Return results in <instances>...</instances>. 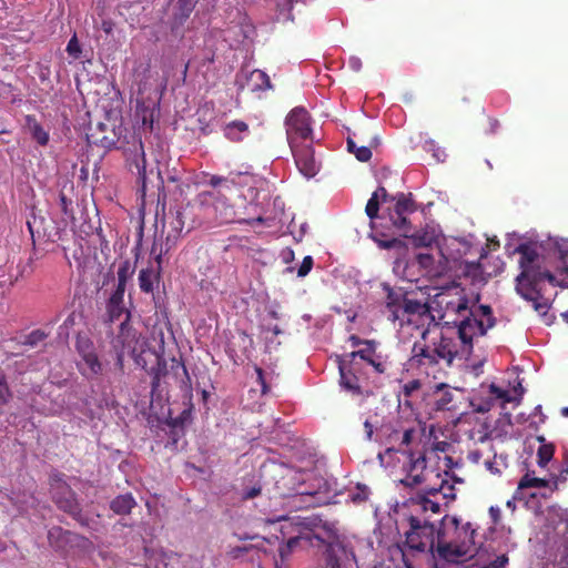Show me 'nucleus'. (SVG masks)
<instances>
[{
    "mask_svg": "<svg viewBox=\"0 0 568 568\" xmlns=\"http://www.w3.org/2000/svg\"><path fill=\"white\" fill-rule=\"evenodd\" d=\"M520 253V273L516 277V291L532 303L539 315H546L550 297L544 283L568 288V251H514Z\"/></svg>",
    "mask_w": 568,
    "mask_h": 568,
    "instance_id": "1",
    "label": "nucleus"
},
{
    "mask_svg": "<svg viewBox=\"0 0 568 568\" xmlns=\"http://www.w3.org/2000/svg\"><path fill=\"white\" fill-rule=\"evenodd\" d=\"M429 332L424 331L419 341L412 347L408 359L409 367L420 374L439 379L446 375V369L452 367L459 351L453 337L439 334L428 341Z\"/></svg>",
    "mask_w": 568,
    "mask_h": 568,
    "instance_id": "2",
    "label": "nucleus"
},
{
    "mask_svg": "<svg viewBox=\"0 0 568 568\" xmlns=\"http://www.w3.org/2000/svg\"><path fill=\"white\" fill-rule=\"evenodd\" d=\"M335 524L322 519L318 516L294 517L282 527V532L295 534L280 546L278 552L282 560L286 559L296 548H321L323 540L329 538V530Z\"/></svg>",
    "mask_w": 568,
    "mask_h": 568,
    "instance_id": "3",
    "label": "nucleus"
},
{
    "mask_svg": "<svg viewBox=\"0 0 568 568\" xmlns=\"http://www.w3.org/2000/svg\"><path fill=\"white\" fill-rule=\"evenodd\" d=\"M130 314L125 315V321H121L120 331L113 341L116 349V364L123 367L125 356L131 357L134 363L143 369H148L149 364H161L162 356L151 348L145 338L129 324Z\"/></svg>",
    "mask_w": 568,
    "mask_h": 568,
    "instance_id": "4",
    "label": "nucleus"
},
{
    "mask_svg": "<svg viewBox=\"0 0 568 568\" xmlns=\"http://www.w3.org/2000/svg\"><path fill=\"white\" fill-rule=\"evenodd\" d=\"M454 527L455 537L450 541H445L440 531L437 532L436 550L438 555L446 560H458L464 557H473L478 549L477 530L470 523L463 524L457 517L447 516L444 518Z\"/></svg>",
    "mask_w": 568,
    "mask_h": 568,
    "instance_id": "5",
    "label": "nucleus"
},
{
    "mask_svg": "<svg viewBox=\"0 0 568 568\" xmlns=\"http://www.w3.org/2000/svg\"><path fill=\"white\" fill-rule=\"evenodd\" d=\"M496 318L493 315V310L488 305H473L457 324L458 337L460 341L459 358L468 359L473 353V339L475 337L484 336L487 331L494 327Z\"/></svg>",
    "mask_w": 568,
    "mask_h": 568,
    "instance_id": "6",
    "label": "nucleus"
},
{
    "mask_svg": "<svg viewBox=\"0 0 568 568\" xmlns=\"http://www.w3.org/2000/svg\"><path fill=\"white\" fill-rule=\"evenodd\" d=\"M227 195H230L227 192H219L217 189H213L201 192L196 201L202 207L204 216L217 224L246 221L247 217L229 203Z\"/></svg>",
    "mask_w": 568,
    "mask_h": 568,
    "instance_id": "7",
    "label": "nucleus"
},
{
    "mask_svg": "<svg viewBox=\"0 0 568 568\" xmlns=\"http://www.w3.org/2000/svg\"><path fill=\"white\" fill-rule=\"evenodd\" d=\"M327 535L329 538H325L322 545L325 550L321 568H347L349 564L356 562L353 547L339 536L335 525Z\"/></svg>",
    "mask_w": 568,
    "mask_h": 568,
    "instance_id": "8",
    "label": "nucleus"
},
{
    "mask_svg": "<svg viewBox=\"0 0 568 568\" xmlns=\"http://www.w3.org/2000/svg\"><path fill=\"white\" fill-rule=\"evenodd\" d=\"M393 206L387 209L388 222L394 229V234L398 236H408L412 231L409 215L417 211V203L412 193L398 192L392 195Z\"/></svg>",
    "mask_w": 568,
    "mask_h": 568,
    "instance_id": "9",
    "label": "nucleus"
},
{
    "mask_svg": "<svg viewBox=\"0 0 568 568\" xmlns=\"http://www.w3.org/2000/svg\"><path fill=\"white\" fill-rule=\"evenodd\" d=\"M409 529L405 532V542L408 548L417 551L433 549L436 539V527L426 518L410 515L407 518Z\"/></svg>",
    "mask_w": 568,
    "mask_h": 568,
    "instance_id": "10",
    "label": "nucleus"
},
{
    "mask_svg": "<svg viewBox=\"0 0 568 568\" xmlns=\"http://www.w3.org/2000/svg\"><path fill=\"white\" fill-rule=\"evenodd\" d=\"M52 500L57 507L70 515L73 519L84 524L82 516V507L78 501L77 494L62 478L55 477L51 485Z\"/></svg>",
    "mask_w": 568,
    "mask_h": 568,
    "instance_id": "11",
    "label": "nucleus"
},
{
    "mask_svg": "<svg viewBox=\"0 0 568 568\" xmlns=\"http://www.w3.org/2000/svg\"><path fill=\"white\" fill-rule=\"evenodd\" d=\"M505 248H568V239L549 236L541 240L535 231L524 235L513 232L507 234Z\"/></svg>",
    "mask_w": 568,
    "mask_h": 568,
    "instance_id": "12",
    "label": "nucleus"
},
{
    "mask_svg": "<svg viewBox=\"0 0 568 568\" xmlns=\"http://www.w3.org/2000/svg\"><path fill=\"white\" fill-rule=\"evenodd\" d=\"M287 141L291 148H295L300 141L306 140L312 134L310 115L304 108H294L285 119Z\"/></svg>",
    "mask_w": 568,
    "mask_h": 568,
    "instance_id": "13",
    "label": "nucleus"
},
{
    "mask_svg": "<svg viewBox=\"0 0 568 568\" xmlns=\"http://www.w3.org/2000/svg\"><path fill=\"white\" fill-rule=\"evenodd\" d=\"M434 302L443 311V317L450 314L464 315L470 307L460 286L447 287L435 295Z\"/></svg>",
    "mask_w": 568,
    "mask_h": 568,
    "instance_id": "14",
    "label": "nucleus"
},
{
    "mask_svg": "<svg viewBox=\"0 0 568 568\" xmlns=\"http://www.w3.org/2000/svg\"><path fill=\"white\" fill-rule=\"evenodd\" d=\"M339 385L346 392L353 395H362L364 393L363 383L365 381L363 366L357 361H347L338 358Z\"/></svg>",
    "mask_w": 568,
    "mask_h": 568,
    "instance_id": "15",
    "label": "nucleus"
},
{
    "mask_svg": "<svg viewBox=\"0 0 568 568\" xmlns=\"http://www.w3.org/2000/svg\"><path fill=\"white\" fill-rule=\"evenodd\" d=\"M418 264L429 276H442L457 271L459 261L450 258L444 251H436V254L420 253L417 256Z\"/></svg>",
    "mask_w": 568,
    "mask_h": 568,
    "instance_id": "16",
    "label": "nucleus"
},
{
    "mask_svg": "<svg viewBox=\"0 0 568 568\" xmlns=\"http://www.w3.org/2000/svg\"><path fill=\"white\" fill-rule=\"evenodd\" d=\"M254 178L247 172H231L227 176L211 175L207 184L219 192H227L230 195L236 193L242 196L243 187H252Z\"/></svg>",
    "mask_w": 568,
    "mask_h": 568,
    "instance_id": "17",
    "label": "nucleus"
},
{
    "mask_svg": "<svg viewBox=\"0 0 568 568\" xmlns=\"http://www.w3.org/2000/svg\"><path fill=\"white\" fill-rule=\"evenodd\" d=\"M406 457L408 459L407 475L402 479V484L408 487L418 486L425 480L424 471L427 467L426 456L423 452L409 449Z\"/></svg>",
    "mask_w": 568,
    "mask_h": 568,
    "instance_id": "18",
    "label": "nucleus"
},
{
    "mask_svg": "<svg viewBox=\"0 0 568 568\" xmlns=\"http://www.w3.org/2000/svg\"><path fill=\"white\" fill-rule=\"evenodd\" d=\"M404 237L409 239L415 248H440L443 240L439 226L430 224L419 231L412 227L409 235Z\"/></svg>",
    "mask_w": 568,
    "mask_h": 568,
    "instance_id": "19",
    "label": "nucleus"
},
{
    "mask_svg": "<svg viewBox=\"0 0 568 568\" xmlns=\"http://www.w3.org/2000/svg\"><path fill=\"white\" fill-rule=\"evenodd\" d=\"M128 164L132 172H135L141 181V190L144 194L148 181L145 152L141 140L134 141L128 153Z\"/></svg>",
    "mask_w": 568,
    "mask_h": 568,
    "instance_id": "20",
    "label": "nucleus"
},
{
    "mask_svg": "<svg viewBox=\"0 0 568 568\" xmlns=\"http://www.w3.org/2000/svg\"><path fill=\"white\" fill-rule=\"evenodd\" d=\"M295 163L300 172L307 179L316 175L318 172V164L314 158V151L311 146L291 148Z\"/></svg>",
    "mask_w": 568,
    "mask_h": 568,
    "instance_id": "21",
    "label": "nucleus"
},
{
    "mask_svg": "<svg viewBox=\"0 0 568 568\" xmlns=\"http://www.w3.org/2000/svg\"><path fill=\"white\" fill-rule=\"evenodd\" d=\"M558 523L555 527L556 536L558 540V551L560 554V559L557 564L558 568H568V510L560 509L557 513Z\"/></svg>",
    "mask_w": 568,
    "mask_h": 568,
    "instance_id": "22",
    "label": "nucleus"
},
{
    "mask_svg": "<svg viewBox=\"0 0 568 568\" xmlns=\"http://www.w3.org/2000/svg\"><path fill=\"white\" fill-rule=\"evenodd\" d=\"M497 399H504L506 402L509 400L508 392L499 388L494 383L487 387V396L475 395L470 402L473 408L477 413H487L489 412Z\"/></svg>",
    "mask_w": 568,
    "mask_h": 568,
    "instance_id": "23",
    "label": "nucleus"
},
{
    "mask_svg": "<svg viewBox=\"0 0 568 568\" xmlns=\"http://www.w3.org/2000/svg\"><path fill=\"white\" fill-rule=\"evenodd\" d=\"M457 388H452L446 383H438L434 386V406L436 410H456L457 409Z\"/></svg>",
    "mask_w": 568,
    "mask_h": 568,
    "instance_id": "24",
    "label": "nucleus"
},
{
    "mask_svg": "<svg viewBox=\"0 0 568 568\" xmlns=\"http://www.w3.org/2000/svg\"><path fill=\"white\" fill-rule=\"evenodd\" d=\"M418 437L419 432L415 427L404 428L403 430L394 429L388 435V442L394 444V446L388 450H394L407 455V452L412 449L410 446L416 442Z\"/></svg>",
    "mask_w": 568,
    "mask_h": 568,
    "instance_id": "25",
    "label": "nucleus"
},
{
    "mask_svg": "<svg viewBox=\"0 0 568 568\" xmlns=\"http://www.w3.org/2000/svg\"><path fill=\"white\" fill-rule=\"evenodd\" d=\"M91 345L89 344H79L78 349L81 355V363H79V369L82 375L88 378H92L102 373V364L98 357V355L90 349Z\"/></svg>",
    "mask_w": 568,
    "mask_h": 568,
    "instance_id": "26",
    "label": "nucleus"
},
{
    "mask_svg": "<svg viewBox=\"0 0 568 568\" xmlns=\"http://www.w3.org/2000/svg\"><path fill=\"white\" fill-rule=\"evenodd\" d=\"M491 251H483L478 261L476 263L467 264V268H474L478 271L483 275L487 276H496L504 271L505 263L498 258L494 257Z\"/></svg>",
    "mask_w": 568,
    "mask_h": 568,
    "instance_id": "27",
    "label": "nucleus"
},
{
    "mask_svg": "<svg viewBox=\"0 0 568 568\" xmlns=\"http://www.w3.org/2000/svg\"><path fill=\"white\" fill-rule=\"evenodd\" d=\"M133 77L138 87V93L143 94L151 87L150 79L151 63L150 61H136L133 68Z\"/></svg>",
    "mask_w": 568,
    "mask_h": 568,
    "instance_id": "28",
    "label": "nucleus"
},
{
    "mask_svg": "<svg viewBox=\"0 0 568 568\" xmlns=\"http://www.w3.org/2000/svg\"><path fill=\"white\" fill-rule=\"evenodd\" d=\"M123 295L124 292L114 291V293L111 295L106 303L108 320L111 323L120 321L122 317V321H125V315L130 314L125 310L124 305H122Z\"/></svg>",
    "mask_w": 568,
    "mask_h": 568,
    "instance_id": "29",
    "label": "nucleus"
},
{
    "mask_svg": "<svg viewBox=\"0 0 568 568\" xmlns=\"http://www.w3.org/2000/svg\"><path fill=\"white\" fill-rule=\"evenodd\" d=\"M316 481V488L314 489H305L300 490L301 496H308L313 500L308 504V506H320L322 504H325L327 499L329 498V485L326 480L323 478L315 479Z\"/></svg>",
    "mask_w": 568,
    "mask_h": 568,
    "instance_id": "30",
    "label": "nucleus"
},
{
    "mask_svg": "<svg viewBox=\"0 0 568 568\" xmlns=\"http://www.w3.org/2000/svg\"><path fill=\"white\" fill-rule=\"evenodd\" d=\"M412 503L416 505L422 513H427L428 510L433 514L440 513V500L438 497L435 498L428 494V487L424 488L423 491L412 498Z\"/></svg>",
    "mask_w": 568,
    "mask_h": 568,
    "instance_id": "31",
    "label": "nucleus"
},
{
    "mask_svg": "<svg viewBox=\"0 0 568 568\" xmlns=\"http://www.w3.org/2000/svg\"><path fill=\"white\" fill-rule=\"evenodd\" d=\"M223 133L231 142H241L250 135V128L246 122L234 120L224 125Z\"/></svg>",
    "mask_w": 568,
    "mask_h": 568,
    "instance_id": "32",
    "label": "nucleus"
},
{
    "mask_svg": "<svg viewBox=\"0 0 568 568\" xmlns=\"http://www.w3.org/2000/svg\"><path fill=\"white\" fill-rule=\"evenodd\" d=\"M135 505L134 497L128 493L113 498L110 503V509L116 515H129Z\"/></svg>",
    "mask_w": 568,
    "mask_h": 568,
    "instance_id": "33",
    "label": "nucleus"
},
{
    "mask_svg": "<svg viewBox=\"0 0 568 568\" xmlns=\"http://www.w3.org/2000/svg\"><path fill=\"white\" fill-rule=\"evenodd\" d=\"M197 0H176L173 19L175 24H183L195 8Z\"/></svg>",
    "mask_w": 568,
    "mask_h": 568,
    "instance_id": "34",
    "label": "nucleus"
},
{
    "mask_svg": "<svg viewBox=\"0 0 568 568\" xmlns=\"http://www.w3.org/2000/svg\"><path fill=\"white\" fill-rule=\"evenodd\" d=\"M428 494L435 498L438 497L439 500L443 499L447 501L453 500L456 497L454 486L445 478H442L438 485L428 487Z\"/></svg>",
    "mask_w": 568,
    "mask_h": 568,
    "instance_id": "35",
    "label": "nucleus"
},
{
    "mask_svg": "<svg viewBox=\"0 0 568 568\" xmlns=\"http://www.w3.org/2000/svg\"><path fill=\"white\" fill-rule=\"evenodd\" d=\"M28 129L33 140L40 145H47L49 142V133L41 126L34 116L28 115L26 118Z\"/></svg>",
    "mask_w": 568,
    "mask_h": 568,
    "instance_id": "36",
    "label": "nucleus"
},
{
    "mask_svg": "<svg viewBox=\"0 0 568 568\" xmlns=\"http://www.w3.org/2000/svg\"><path fill=\"white\" fill-rule=\"evenodd\" d=\"M172 369L173 371H181L182 376L180 379V389L185 393V396H187L190 399L192 398V381L189 375L187 368L185 367L184 363L181 361L173 359L172 361ZM178 374V372H175Z\"/></svg>",
    "mask_w": 568,
    "mask_h": 568,
    "instance_id": "37",
    "label": "nucleus"
},
{
    "mask_svg": "<svg viewBox=\"0 0 568 568\" xmlns=\"http://www.w3.org/2000/svg\"><path fill=\"white\" fill-rule=\"evenodd\" d=\"M377 342L374 339L366 341L362 348L357 351H353L349 354L345 355L343 358L347 361H356V358H361L366 362L371 359L376 351Z\"/></svg>",
    "mask_w": 568,
    "mask_h": 568,
    "instance_id": "38",
    "label": "nucleus"
},
{
    "mask_svg": "<svg viewBox=\"0 0 568 568\" xmlns=\"http://www.w3.org/2000/svg\"><path fill=\"white\" fill-rule=\"evenodd\" d=\"M537 439L541 443L537 450V463L540 467H545L554 457L555 446L552 444H546L544 436H538Z\"/></svg>",
    "mask_w": 568,
    "mask_h": 568,
    "instance_id": "39",
    "label": "nucleus"
},
{
    "mask_svg": "<svg viewBox=\"0 0 568 568\" xmlns=\"http://www.w3.org/2000/svg\"><path fill=\"white\" fill-rule=\"evenodd\" d=\"M250 81L252 83V90H265L271 88V81L268 75L262 70H254L251 72Z\"/></svg>",
    "mask_w": 568,
    "mask_h": 568,
    "instance_id": "40",
    "label": "nucleus"
},
{
    "mask_svg": "<svg viewBox=\"0 0 568 568\" xmlns=\"http://www.w3.org/2000/svg\"><path fill=\"white\" fill-rule=\"evenodd\" d=\"M347 151L353 153L361 162H367L372 158V151L368 146H357L353 139L347 138Z\"/></svg>",
    "mask_w": 568,
    "mask_h": 568,
    "instance_id": "41",
    "label": "nucleus"
},
{
    "mask_svg": "<svg viewBox=\"0 0 568 568\" xmlns=\"http://www.w3.org/2000/svg\"><path fill=\"white\" fill-rule=\"evenodd\" d=\"M158 277L151 268H144L139 274V285L142 292L150 293L153 291V282Z\"/></svg>",
    "mask_w": 568,
    "mask_h": 568,
    "instance_id": "42",
    "label": "nucleus"
},
{
    "mask_svg": "<svg viewBox=\"0 0 568 568\" xmlns=\"http://www.w3.org/2000/svg\"><path fill=\"white\" fill-rule=\"evenodd\" d=\"M133 268L129 261H124L118 268V286L115 291L124 292L128 278L132 275Z\"/></svg>",
    "mask_w": 568,
    "mask_h": 568,
    "instance_id": "43",
    "label": "nucleus"
},
{
    "mask_svg": "<svg viewBox=\"0 0 568 568\" xmlns=\"http://www.w3.org/2000/svg\"><path fill=\"white\" fill-rule=\"evenodd\" d=\"M549 481L544 478L535 477L532 474H525L519 480L518 488H530V487H548Z\"/></svg>",
    "mask_w": 568,
    "mask_h": 568,
    "instance_id": "44",
    "label": "nucleus"
},
{
    "mask_svg": "<svg viewBox=\"0 0 568 568\" xmlns=\"http://www.w3.org/2000/svg\"><path fill=\"white\" fill-rule=\"evenodd\" d=\"M367 364L371 365L378 374L387 373L390 367V363L376 352L371 357V359L367 361Z\"/></svg>",
    "mask_w": 568,
    "mask_h": 568,
    "instance_id": "45",
    "label": "nucleus"
},
{
    "mask_svg": "<svg viewBox=\"0 0 568 568\" xmlns=\"http://www.w3.org/2000/svg\"><path fill=\"white\" fill-rule=\"evenodd\" d=\"M47 337L48 334L42 329H34L24 337V339L21 342V345L36 347L40 343H42Z\"/></svg>",
    "mask_w": 568,
    "mask_h": 568,
    "instance_id": "46",
    "label": "nucleus"
},
{
    "mask_svg": "<svg viewBox=\"0 0 568 568\" xmlns=\"http://www.w3.org/2000/svg\"><path fill=\"white\" fill-rule=\"evenodd\" d=\"M145 371L152 375L151 387L152 393H154L160 386L161 375L163 372V361L161 364H149L148 369Z\"/></svg>",
    "mask_w": 568,
    "mask_h": 568,
    "instance_id": "47",
    "label": "nucleus"
},
{
    "mask_svg": "<svg viewBox=\"0 0 568 568\" xmlns=\"http://www.w3.org/2000/svg\"><path fill=\"white\" fill-rule=\"evenodd\" d=\"M379 203L381 201L377 194H372L366 204L365 212L372 222L378 217Z\"/></svg>",
    "mask_w": 568,
    "mask_h": 568,
    "instance_id": "48",
    "label": "nucleus"
},
{
    "mask_svg": "<svg viewBox=\"0 0 568 568\" xmlns=\"http://www.w3.org/2000/svg\"><path fill=\"white\" fill-rule=\"evenodd\" d=\"M567 475H568V450H566L564 454V460H562L561 468L559 470V475L554 476L552 490L558 489L559 483L566 481Z\"/></svg>",
    "mask_w": 568,
    "mask_h": 568,
    "instance_id": "49",
    "label": "nucleus"
},
{
    "mask_svg": "<svg viewBox=\"0 0 568 568\" xmlns=\"http://www.w3.org/2000/svg\"><path fill=\"white\" fill-rule=\"evenodd\" d=\"M349 497H351L353 503L362 504V503H364V501H366L368 499V497H369V489L367 488V486L358 484L356 486V491L352 493L349 495Z\"/></svg>",
    "mask_w": 568,
    "mask_h": 568,
    "instance_id": "50",
    "label": "nucleus"
},
{
    "mask_svg": "<svg viewBox=\"0 0 568 568\" xmlns=\"http://www.w3.org/2000/svg\"><path fill=\"white\" fill-rule=\"evenodd\" d=\"M67 52L72 59H80L82 49L75 34L69 40L67 44Z\"/></svg>",
    "mask_w": 568,
    "mask_h": 568,
    "instance_id": "51",
    "label": "nucleus"
},
{
    "mask_svg": "<svg viewBox=\"0 0 568 568\" xmlns=\"http://www.w3.org/2000/svg\"><path fill=\"white\" fill-rule=\"evenodd\" d=\"M425 150L432 152L433 156L438 162H444L445 159H446L445 151L440 146L436 145V143L434 141L426 142L425 143Z\"/></svg>",
    "mask_w": 568,
    "mask_h": 568,
    "instance_id": "52",
    "label": "nucleus"
},
{
    "mask_svg": "<svg viewBox=\"0 0 568 568\" xmlns=\"http://www.w3.org/2000/svg\"><path fill=\"white\" fill-rule=\"evenodd\" d=\"M254 371L256 373V382L261 385V393L263 395L268 394L271 388L266 381L264 371L257 365L254 366Z\"/></svg>",
    "mask_w": 568,
    "mask_h": 568,
    "instance_id": "53",
    "label": "nucleus"
},
{
    "mask_svg": "<svg viewBox=\"0 0 568 568\" xmlns=\"http://www.w3.org/2000/svg\"><path fill=\"white\" fill-rule=\"evenodd\" d=\"M11 398V392L6 375L0 371V400L7 403Z\"/></svg>",
    "mask_w": 568,
    "mask_h": 568,
    "instance_id": "54",
    "label": "nucleus"
},
{
    "mask_svg": "<svg viewBox=\"0 0 568 568\" xmlns=\"http://www.w3.org/2000/svg\"><path fill=\"white\" fill-rule=\"evenodd\" d=\"M422 387V382L419 379L408 381L403 385V394L405 397H410L416 390Z\"/></svg>",
    "mask_w": 568,
    "mask_h": 568,
    "instance_id": "55",
    "label": "nucleus"
},
{
    "mask_svg": "<svg viewBox=\"0 0 568 568\" xmlns=\"http://www.w3.org/2000/svg\"><path fill=\"white\" fill-rule=\"evenodd\" d=\"M313 267V257L307 255L303 258L298 270H297V276L298 277H305Z\"/></svg>",
    "mask_w": 568,
    "mask_h": 568,
    "instance_id": "56",
    "label": "nucleus"
},
{
    "mask_svg": "<svg viewBox=\"0 0 568 568\" xmlns=\"http://www.w3.org/2000/svg\"><path fill=\"white\" fill-rule=\"evenodd\" d=\"M60 201V207L64 215L72 216V210H71V201L65 196V194L61 193L59 195Z\"/></svg>",
    "mask_w": 568,
    "mask_h": 568,
    "instance_id": "57",
    "label": "nucleus"
},
{
    "mask_svg": "<svg viewBox=\"0 0 568 568\" xmlns=\"http://www.w3.org/2000/svg\"><path fill=\"white\" fill-rule=\"evenodd\" d=\"M508 562V557L506 555L498 556L494 561H491L488 566L484 568H503Z\"/></svg>",
    "mask_w": 568,
    "mask_h": 568,
    "instance_id": "58",
    "label": "nucleus"
},
{
    "mask_svg": "<svg viewBox=\"0 0 568 568\" xmlns=\"http://www.w3.org/2000/svg\"><path fill=\"white\" fill-rule=\"evenodd\" d=\"M252 549H253L252 547H234L230 550V556L233 559H237V558H241L244 554L248 552Z\"/></svg>",
    "mask_w": 568,
    "mask_h": 568,
    "instance_id": "59",
    "label": "nucleus"
},
{
    "mask_svg": "<svg viewBox=\"0 0 568 568\" xmlns=\"http://www.w3.org/2000/svg\"><path fill=\"white\" fill-rule=\"evenodd\" d=\"M376 242L383 246V248H390L393 244L396 243V239L394 236L383 234V239L376 240Z\"/></svg>",
    "mask_w": 568,
    "mask_h": 568,
    "instance_id": "60",
    "label": "nucleus"
},
{
    "mask_svg": "<svg viewBox=\"0 0 568 568\" xmlns=\"http://www.w3.org/2000/svg\"><path fill=\"white\" fill-rule=\"evenodd\" d=\"M348 67L355 71L358 72L362 69V60L358 57H351L348 59Z\"/></svg>",
    "mask_w": 568,
    "mask_h": 568,
    "instance_id": "61",
    "label": "nucleus"
},
{
    "mask_svg": "<svg viewBox=\"0 0 568 568\" xmlns=\"http://www.w3.org/2000/svg\"><path fill=\"white\" fill-rule=\"evenodd\" d=\"M261 494V487H252L244 491L243 498L244 499H253L257 497Z\"/></svg>",
    "mask_w": 568,
    "mask_h": 568,
    "instance_id": "62",
    "label": "nucleus"
},
{
    "mask_svg": "<svg viewBox=\"0 0 568 568\" xmlns=\"http://www.w3.org/2000/svg\"><path fill=\"white\" fill-rule=\"evenodd\" d=\"M373 194H377V197H379V201L387 202L390 201V195L387 193L386 189L383 186H379Z\"/></svg>",
    "mask_w": 568,
    "mask_h": 568,
    "instance_id": "63",
    "label": "nucleus"
},
{
    "mask_svg": "<svg viewBox=\"0 0 568 568\" xmlns=\"http://www.w3.org/2000/svg\"><path fill=\"white\" fill-rule=\"evenodd\" d=\"M348 341L353 347H357V346H363L367 339H362L357 335H351Z\"/></svg>",
    "mask_w": 568,
    "mask_h": 568,
    "instance_id": "64",
    "label": "nucleus"
}]
</instances>
